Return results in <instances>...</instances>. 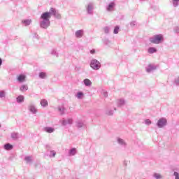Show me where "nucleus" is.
Segmentation results:
<instances>
[{
    "mask_svg": "<svg viewBox=\"0 0 179 179\" xmlns=\"http://www.w3.org/2000/svg\"><path fill=\"white\" fill-rule=\"evenodd\" d=\"M52 15L54 16L57 15V10H55L54 8H50V12H45L42 13L41 19H42V20H45V22H50Z\"/></svg>",
    "mask_w": 179,
    "mask_h": 179,
    "instance_id": "f257e3e1",
    "label": "nucleus"
},
{
    "mask_svg": "<svg viewBox=\"0 0 179 179\" xmlns=\"http://www.w3.org/2000/svg\"><path fill=\"white\" fill-rule=\"evenodd\" d=\"M163 35L159 34V35H155L153 37L150 38V43L152 44H160L162 41H163Z\"/></svg>",
    "mask_w": 179,
    "mask_h": 179,
    "instance_id": "f03ea898",
    "label": "nucleus"
},
{
    "mask_svg": "<svg viewBox=\"0 0 179 179\" xmlns=\"http://www.w3.org/2000/svg\"><path fill=\"white\" fill-rule=\"evenodd\" d=\"M90 66H91V68H92V69L97 70V69H100V67L101 66L99 61L94 59L91 62Z\"/></svg>",
    "mask_w": 179,
    "mask_h": 179,
    "instance_id": "7ed1b4c3",
    "label": "nucleus"
},
{
    "mask_svg": "<svg viewBox=\"0 0 179 179\" xmlns=\"http://www.w3.org/2000/svg\"><path fill=\"white\" fill-rule=\"evenodd\" d=\"M166 124H167V120L164 118L159 119L157 122L159 128H163Z\"/></svg>",
    "mask_w": 179,
    "mask_h": 179,
    "instance_id": "20e7f679",
    "label": "nucleus"
},
{
    "mask_svg": "<svg viewBox=\"0 0 179 179\" xmlns=\"http://www.w3.org/2000/svg\"><path fill=\"white\" fill-rule=\"evenodd\" d=\"M50 26V21L43 20L41 22V27L43 29H47Z\"/></svg>",
    "mask_w": 179,
    "mask_h": 179,
    "instance_id": "39448f33",
    "label": "nucleus"
},
{
    "mask_svg": "<svg viewBox=\"0 0 179 179\" xmlns=\"http://www.w3.org/2000/svg\"><path fill=\"white\" fill-rule=\"evenodd\" d=\"M4 149H6V150H12V149H13V145L7 143L4 145Z\"/></svg>",
    "mask_w": 179,
    "mask_h": 179,
    "instance_id": "423d86ee",
    "label": "nucleus"
},
{
    "mask_svg": "<svg viewBox=\"0 0 179 179\" xmlns=\"http://www.w3.org/2000/svg\"><path fill=\"white\" fill-rule=\"evenodd\" d=\"M41 105L42 107H47V106H48V101L45 99H42L41 101Z\"/></svg>",
    "mask_w": 179,
    "mask_h": 179,
    "instance_id": "0eeeda50",
    "label": "nucleus"
},
{
    "mask_svg": "<svg viewBox=\"0 0 179 179\" xmlns=\"http://www.w3.org/2000/svg\"><path fill=\"white\" fill-rule=\"evenodd\" d=\"M83 36V30H78L76 32V36L78 38H80Z\"/></svg>",
    "mask_w": 179,
    "mask_h": 179,
    "instance_id": "6e6552de",
    "label": "nucleus"
},
{
    "mask_svg": "<svg viewBox=\"0 0 179 179\" xmlns=\"http://www.w3.org/2000/svg\"><path fill=\"white\" fill-rule=\"evenodd\" d=\"M26 79V76L24 75H20L17 77V80L19 82H24V80Z\"/></svg>",
    "mask_w": 179,
    "mask_h": 179,
    "instance_id": "1a4fd4ad",
    "label": "nucleus"
},
{
    "mask_svg": "<svg viewBox=\"0 0 179 179\" xmlns=\"http://www.w3.org/2000/svg\"><path fill=\"white\" fill-rule=\"evenodd\" d=\"M17 103H22V101H24V96L22 95L19 96L17 98Z\"/></svg>",
    "mask_w": 179,
    "mask_h": 179,
    "instance_id": "9d476101",
    "label": "nucleus"
},
{
    "mask_svg": "<svg viewBox=\"0 0 179 179\" xmlns=\"http://www.w3.org/2000/svg\"><path fill=\"white\" fill-rule=\"evenodd\" d=\"M114 6H115V4L114 3H110L109 5H108V7L107 8L108 10H113L114 9Z\"/></svg>",
    "mask_w": 179,
    "mask_h": 179,
    "instance_id": "9b49d317",
    "label": "nucleus"
},
{
    "mask_svg": "<svg viewBox=\"0 0 179 179\" xmlns=\"http://www.w3.org/2000/svg\"><path fill=\"white\" fill-rule=\"evenodd\" d=\"M84 84L85 85V86H91L92 81H90V80H89V79H85V80H84Z\"/></svg>",
    "mask_w": 179,
    "mask_h": 179,
    "instance_id": "f8f14e48",
    "label": "nucleus"
},
{
    "mask_svg": "<svg viewBox=\"0 0 179 179\" xmlns=\"http://www.w3.org/2000/svg\"><path fill=\"white\" fill-rule=\"evenodd\" d=\"M45 132H48L49 134H51L54 132V129H52V127H45Z\"/></svg>",
    "mask_w": 179,
    "mask_h": 179,
    "instance_id": "ddd939ff",
    "label": "nucleus"
},
{
    "mask_svg": "<svg viewBox=\"0 0 179 179\" xmlns=\"http://www.w3.org/2000/svg\"><path fill=\"white\" fill-rule=\"evenodd\" d=\"M70 156H74V155H76V148H72L69 152Z\"/></svg>",
    "mask_w": 179,
    "mask_h": 179,
    "instance_id": "4468645a",
    "label": "nucleus"
},
{
    "mask_svg": "<svg viewBox=\"0 0 179 179\" xmlns=\"http://www.w3.org/2000/svg\"><path fill=\"white\" fill-rule=\"evenodd\" d=\"M29 110H30L31 113H37V109H36V108H35L34 106H29Z\"/></svg>",
    "mask_w": 179,
    "mask_h": 179,
    "instance_id": "2eb2a0df",
    "label": "nucleus"
},
{
    "mask_svg": "<svg viewBox=\"0 0 179 179\" xmlns=\"http://www.w3.org/2000/svg\"><path fill=\"white\" fill-rule=\"evenodd\" d=\"M156 51H157V50H156L155 48H150L148 49V52L150 54H153L154 52H156Z\"/></svg>",
    "mask_w": 179,
    "mask_h": 179,
    "instance_id": "dca6fc26",
    "label": "nucleus"
},
{
    "mask_svg": "<svg viewBox=\"0 0 179 179\" xmlns=\"http://www.w3.org/2000/svg\"><path fill=\"white\" fill-rule=\"evenodd\" d=\"M22 23H24L26 26H29L31 23V20H25L22 21Z\"/></svg>",
    "mask_w": 179,
    "mask_h": 179,
    "instance_id": "f3484780",
    "label": "nucleus"
},
{
    "mask_svg": "<svg viewBox=\"0 0 179 179\" xmlns=\"http://www.w3.org/2000/svg\"><path fill=\"white\" fill-rule=\"evenodd\" d=\"M27 89H28L27 85H22L20 87L21 92H26V90H27Z\"/></svg>",
    "mask_w": 179,
    "mask_h": 179,
    "instance_id": "a211bd4d",
    "label": "nucleus"
},
{
    "mask_svg": "<svg viewBox=\"0 0 179 179\" xmlns=\"http://www.w3.org/2000/svg\"><path fill=\"white\" fill-rule=\"evenodd\" d=\"M45 76H47V75L45 74V73L41 72L39 73V77L41 79H44V78H45Z\"/></svg>",
    "mask_w": 179,
    "mask_h": 179,
    "instance_id": "6ab92c4d",
    "label": "nucleus"
},
{
    "mask_svg": "<svg viewBox=\"0 0 179 179\" xmlns=\"http://www.w3.org/2000/svg\"><path fill=\"white\" fill-rule=\"evenodd\" d=\"M11 137L13 138V139H17V134L16 133H13L11 134Z\"/></svg>",
    "mask_w": 179,
    "mask_h": 179,
    "instance_id": "aec40b11",
    "label": "nucleus"
},
{
    "mask_svg": "<svg viewBox=\"0 0 179 179\" xmlns=\"http://www.w3.org/2000/svg\"><path fill=\"white\" fill-rule=\"evenodd\" d=\"M120 30V27H115L114 29V34H118V31Z\"/></svg>",
    "mask_w": 179,
    "mask_h": 179,
    "instance_id": "412c9836",
    "label": "nucleus"
},
{
    "mask_svg": "<svg viewBox=\"0 0 179 179\" xmlns=\"http://www.w3.org/2000/svg\"><path fill=\"white\" fill-rule=\"evenodd\" d=\"M154 177H155V178H157V179H160V178H162V175H160L159 173H155V174H154Z\"/></svg>",
    "mask_w": 179,
    "mask_h": 179,
    "instance_id": "4be33fe9",
    "label": "nucleus"
},
{
    "mask_svg": "<svg viewBox=\"0 0 179 179\" xmlns=\"http://www.w3.org/2000/svg\"><path fill=\"white\" fill-rule=\"evenodd\" d=\"M145 124H147V125H150V124H152V121H150L149 119H147L145 120Z\"/></svg>",
    "mask_w": 179,
    "mask_h": 179,
    "instance_id": "5701e85b",
    "label": "nucleus"
},
{
    "mask_svg": "<svg viewBox=\"0 0 179 179\" xmlns=\"http://www.w3.org/2000/svg\"><path fill=\"white\" fill-rule=\"evenodd\" d=\"M82 96H83V93H82V92H78L77 94V97L78 99H80L82 97Z\"/></svg>",
    "mask_w": 179,
    "mask_h": 179,
    "instance_id": "b1692460",
    "label": "nucleus"
},
{
    "mask_svg": "<svg viewBox=\"0 0 179 179\" xmlns=\"http://www.w3.org/2000/svg\"><path fill=\"white\" fill-rule=\"evenodd\" d=\"M173 176H175L176 179H179V174L177 172H174Z\"/></svg>",
    "mask_w": 179,
    "mask_h": 179,
    "instance_id": "393cba45",
    "label": "nucleus"
},
{
    "mask_svg": "<svg viewBox=\"0 0 179 179\" xmlns=\"http://www.w3.org/2000/svg\"><path fill=\"white\" fill-rule=\"evenodd\" d=\"M25 160H26V162H31V157H26Z\"/></svg>",
    "mask_w": 179,
    "mask_h": 179,
    "instance_id": "a878e982",
    "label": "nucleus"
},
{
    "mask_svg": "<svg viewBox=\"0 0 179 179\" xmlns=\"http://www.w3.org/2000/svg\"><path fill=\"white\" fill-rule=\"evenodd\" d=\"M0 97H5V92H0Z\"/></svg>",
    "mask_w": 179,
    "mask_h": 179,
    "instance_id": "bb28decb",
    "label": "nucleus"
},
{
    "mask_svg": "<svg viewBox=\"0 0 179 179\" xmlns=\"http://www.w3.org/2000/svg\"><path fill=\"white\" fill-rule=\"evenodd\" d=\"M64 108H59V111H60V113H61V114H64Z\"/></svg>",
    "mask_w": 179,
    "mask_h": 179,
    "instance_id": "cd10ccee",
    "label": "nucleus"
},
{
    "mask_svg": "<svg viewBox=\"0 0 179 179\" xmlns=\"http://www.w3.org/2000/svg\"><path fill=\"white\" fill-rule=\"evenodd\" d=\"M96 52V50L94 49H92L90 50L91 54H94Z\"/></svg>",
    "mask_w": 179,
    "mask_h": 179,
    "instance_id": "c85d7f7f",
    "label": "nucleus"
},
{
    "mask_svg": "<svg viewBox=\"0 0 179 179\" xmlns=\"http://www.w3.org/2000/svg\"><path fill=\"white\" fill-rule=\"evenodd\" d=\"M118 141H119V143H123V142H124V141H123L122 140H121V139H119Z\"/></svg>",
    "mask_w": 179,
    "mask_h": 179,
    "instance_id": "c756f323",
    "label": "nucleus"
},
{
    "mask_svg": "<svg viewBox=\"0 0 179 179\" xmlns=\"http://www.w3.org/2000/svg\"><path fill=\"white\" fill-rule=\"evenodd\" d=\"M2 65V59L0 58V66Z\"/></svg>",
    "mask_w": 179,
    "mask_h": 179,
    "instance_id": "7c9ffc66",
    "label": "nucleus"
},
{
    "mask_svg": "<svg viewBox=\"0 0 179 179\" xmlns=\"http://www.w3.org/2000/svg\"><path fill=\"white\" fill-rule=\"evenodd\" d=\"M176 83H177V85H179V78H178V80H176Z\"/></svg>",
    "mask_w": 179,
    "mask_h": 179,
    "instance_id": "2f4dec72",
    "label": "nucleus"
},
{
    "mask_svg": "<svg viewBox=\"0 0 179 179\" xmlns=\"http://www.w3.org/2000/svg\"><path fill=\"white\" fill-rule=\"evenodd\" d=\"M92 9V6H88V10Z\"/></svg>",
    "mask_w": 179,
    "mask_h": 179,
    "instance_id": "473e14b6",
    "label": "nucleus"
},
{
    "mask_svg": "<svg viewBox=\"0 0 179 179\" xmlns=\"http://www.w3.org/2000/svg\"><path fill=\"white\" fill-rule=\"evenodd\" d=\"M55 153L54 152V153H53V157H55Z\"/></svg>",
    "mask_w": 179,
    "mask_h": 179,
    "instance_id": "72a5a7b5",
    "label": "nucleus"
},
{
    "mask_svg": "<svg viewBox=\"0 0 179 179\" xmlns=\"http://www.w3.org/2000/svg\"><path fill=\"white\" fill-rule=\"evenodd\" d=\"M174 1H179V0H173Z\"/></svg>",
    "mask_w": 179,
    "mask_h": 179,
    "instance_id": "f704fd0d",
    "label": "nucleus"
},
{
    "mask_svg": "<svg viewBox=\"0 0 179 179\" xmlns=\"http://www.w3.org/2000/svg\"><path fill=\"white\" fill-rule=\"evenodd\" d=\"M0 128H1V124H0Z\"/></svg>",
    "mask_w": 179,
    "mask_h": 179,
    "instance_id": "c9c22d12",
    "label": "nucleus"
}]
</instances>
